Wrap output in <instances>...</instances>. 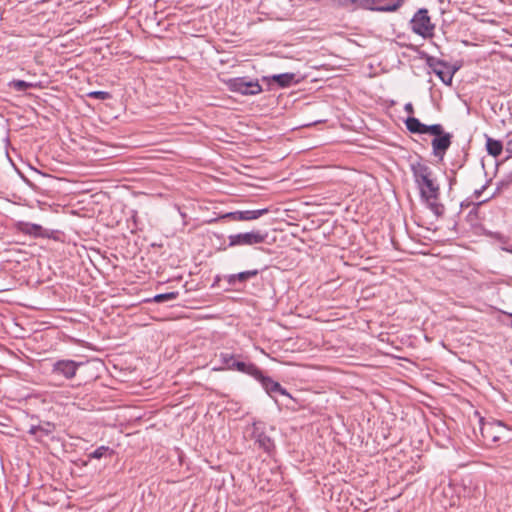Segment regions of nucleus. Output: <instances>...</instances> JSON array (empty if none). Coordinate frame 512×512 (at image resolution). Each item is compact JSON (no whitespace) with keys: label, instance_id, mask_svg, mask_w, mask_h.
<instances>
[{"label":"nucleus","instance_id":"1","mask_svg":"<svg viewBox=\"0 0 512 512\" xmlns=\"http://www.w3.org/2000/svg\"><path fill=\"white\" fill-rule=\"evenodd\" d=\"M480 433L485 445L493 446L504 441L508 436L507 428L499 421H479Z\"/></svg>","mask_w":512,"mask_h":512},{"label":"nucleus","instance_id":"2","mask_svg":"<svg viewBox=\"0 0 512 512\" xmlns=\"http://www.w3.org/2000/svg\"><path fill=\"white\" fill-rule=\"evenodd\" d=\"M229 91L243 96H255L263 89L258 80H249L247 77H234L225 81Z\"/></svg>","mask_w":512,"mask_h":512},{"label":"nucleus","instance_id":"3","mask_svg":"<svg viewBox=\"0 0 512 512\" xmlns=\"http://www.w3.org/2000/svg\"><path fill=\"white\" fill-rule=\"evenodd\" d=\"M267 236V232L261 230L231 234L228 236L229 243L227 247L255 246L264 243Z\"/></svg>","mask_w":512,"mask_h":512},{"label":"nucleus","instance_id":"4","mask_svg":"<svg viewBox=\"0 0 512 512\" xmlns=\"http://www.w3.org/2000/svg\"><path fill=\"white\" fill-rule=\"evenodd\" d=\"M410 24L412 31L423 38H430L434 34L435 25L431 22L426 8L419 9L413 15Z\"/></svg>","mask_w":512,"mask_h":512},{"label":"nucleus","instance_id":"5","mask_svg":"<svg viewBox=\"0 0 512 512\" xmlns=\"http://www.w3.org/2000/svg\"><path fill=\"white\" fill-rule=\"evenodd\" d=\"M265 425L263 422L255 421L249 427L246 432L249 433L251 439L255 441L260 449L270 453L274 449L273 440L265 434Z\"/></svg>","mask_w":512,"mask_h":512},{"label":"nucleus","instance_id":"6","mask_svg":"<svg viewBox=\"0 0 512 512\" xmlns=\"http://www.w3.org/2000/svg\"><path fill=\"white\" fill-rule=\"evenodd\" d=\"M435 136L432 139L431 145L433 150V155L438 157L439 159H443L446 151L450 147L452 143V134L449 132H445L443 126L440 124V132L437 134H432Z\"/></svg>","mask_w":512,"mask_h":512},{"label":"nucleus","instance_id":"7","mask_svg":"<svg viewBox=\"0 0 512 512\" xmlns=\"http://www.w3.org/2000/svg\"><path fill=\"white\" fill-rule=\"evenodd\" d=\"M14 228L17 232L33 238H50L51 232L48 229L43 228L39 224L30 223L26 221H17L14 224Z\"/></svg>","mask_w":512,"mask_h":512},{"label":"nucleus","instance_id":"8","mask_svg":"<svg viewBox=\"0 0 512 512\" xmlns=\"http://www.w3.org/2000/svg\"><path fill=\"white\" fill-rule=\"evenodd\" d=\"M405 125L407 130L413 134H438L440 132V124L426 125L416 117H408L405 120Z\"/></svg>","mask_w":512,"mask_h":512},{"label":"nucleus","instance_id":"9","mask_svg":"<svg viewBox=\"0 0 512 512\" xmlns=\"http://www.w3.org/2000/svg\"><path fill=\"white\" fill-rule=\"evenodd\" d=\"M224 363L228 369L246 373L254 378L255 376H260V369L258 367L252 363L236 360L234 359L233 355H231L229 358H224Z\"/></svg>","mask_w":512,"mask_h":512},{"label":"nucleus","instance_id":"10","mask_svg":"<svg viewBox=\"0 0 512 512\" xmlns=\"http://www.w3.org/2000/svg\"><path fill=\"white\" fill-rule=\"evenodd\" d=\"M416 185L419 188L421 197L429 196V198H439L440 187L436 183L433 176H430L422 181H419L418 183H416Z\"/></svg>","mask_w":512,"mask_h":512},{"label":"nucleus","instance_id":"11","mask_svg":"<svg viewBox=\"0 0 512 512\" xmlns=\"http://www.w3.org/2000/svg\"><path fill=\"white\" fill-rule=\"evenodd\" d=\"M296 74L295 73H281V74H274L270 76H264L262 78L263 81L271 84L275 83L280 88H288L292 84L296 83L295 81Z\"/></svg>","mask_w":512,"mask_h":512},{"label":"nucleus","instance_id":"12","mask_svg":"<svg viewBox=\"0 0 512 512\" xmlns=\"http://www.w3.org/2000/svg\"><path fill=\"white\" fill-rule=\"evenodd\" d=\"M83 362H75L72 360H61L54 364L53 371L61 374L66 378H72L78 367L82 366Z\"/></svg>","mask_w":512,"mask_h":512},{"label":"nucleus","instance_id":"13","mask_svg":"<svg viewBox=\"0 0 512 512\" xmlns=\"http://www.w3.org/2000/svg\"><path fill=\"white\" fill-rule=\"evenodd\" d=\"M255 379L258 380L262 387L266 390L268 394H281V395H288L286 389L282 388V386L271 379L270 377L264 376L263 373L260 371V376H255Z\"/></svg>","mask_w":512,"mask_h":512},{"label":"nucleus","instance_id":"14","mask_svg":"<svg viewBox=\"0 0 512 512\" xmlns=\"http://www.w3.org/2000/svg\"><path fill=\"white\" fill-rule=\"evenodd\" d=\"M410 169L414 178L415 183L424 180L430 176H433L431 168L424 164L422 161H415L410 164Z\"/></svg>","mask_w":512,"mask_h":512},{"label":"nucleus","instance_id":"15","mask_svg":"<svg viewBox=\"0 0 512 512\" xmlns=\"http://www.w3.org/2000/svg\"><path fill=\"white\" fill-rule=\"evenodd\" d=\"M258 274H259V270L253 269V270L242 271V272H239L236 274L227 275V276H225V279L230 286H235L237 284V282L244 283V282L248 281L249 279L256 277Z\"/></svg>","mask_w":512,"mask_h":512},{"label":"nucleus","instance_id":"16","mask_svg":"<svg viewBox=\"0 0 512 512\" xmlns=\"http://www.w3.org/2000/svg\"><path fill=\"white\" fill-rule=\"evenodd\" d=\"M485 138L487 153L495 158L500 156L504 149L503 143L500 140H496L488 135H485Z\"/></svg>","mask_w":512,"mask_h":512},{"label":"nucleus","instance_id":"17","mask_svg":"<svg viewBox=\"0 0 512 512\" xmlns=\"http://www.w3.org/2000/svg\"><path fill=\"white\" fill-rule=\"evenodd\" d=\"M456 72V68L447 67H439L438 69H434V74L438 76V78L445 84L451 85L454 73Z\"/></svg>","mask_w":512,"mask_h":512},{"label":"nucleus","instance_id":"18","mask_svg":"<svg viewBox=\"0 0 512 512\" xmlns=\"http://www.w3.org/2000/svg\"><path fill=\"white\" fill-rule=\"evenodd\" d=\"M426 203L428 208L437 216L440 217L444 214V205L439 202V198H429V196L421 197Z\"/></svg>","mask_w":512,"mask_h":512},{"label":"nucleus","instance_id":"19","mask_svg":"<svg viewBox=\"0 0 512 512\" xmlns=\"http://www.w3.org/2000/svg\"><path fill=\"white\" fill-rule=\"evenodd\" d=\"M54 430V425H52L51 423H46L45 426H41V425H32L29 429V433L31 435H39V434H43V435H49L53 432Z\"/></svg>","mask_w":512,"mask_h":512},{"label":"nucleus","instance_id":"20","mask_svg":"<svg viewBox=\"0 0 512 512\" xmlns=\"http://www.w3.org/2000/svg\"><path fill=\"white\" fill-rule=\"evenodd\" d=\"M404 2H405V0H394V1L388 3L387 5H384V6H375V10L374 11H379V12H395L404 4Z\"/></svg>","mask_w":512,"mask_h":512},{"label":"nucleus","instance_id":"21","mask_svg":"<svg viewBox=\"0 0 512 512\" xmlns=\"http://www.w3.org/2000/svg\"><path fill=\"white\" fill-rule=\"evenodd\" d=\"M269 212L268 208L244 210V221L256 220Z\"/></svg>","mask_w":512,"mask_h":512},{"label":"nucleus","instance_id":"22","mask_svg":"<svg viewBox=\"0 0 512 512\" xmlns=\"http://www.w3.org/2000/svg\"><path fill=\"white\" fill-rule=\"evenodd\" d=\"M425 61H426V65L429 68H431L433 72H434V69H438L439 67L449 68L448 63H446L445 61L437 59V58L427 55V54H425Z\"/></svg>","mask_w":512,"mask_h":512},{"label":"nucleus","instance_id":"23","mask_svg":"<svg viewBox=\"0 0 512 512\" xmlns=\"http://www.w3.org/2000/svg\"><path fill=\"white\" fill-rule=\"evenodd\" d=\"M179 296V292H168V293H161L157 294L153 297L152 301L156 303H163L171 300H175Z\"/></svg>","mask_w":512,"mask_h":512},{"label":"nucleus","instance_id":"24","mask_svg":"<svg viewBox=\"0 0 512 512\" xmlns=\"http://www.w3.org/2000/svg\"><path fill=\"white\" fill-rule=\"evenodd\" d=\"M33 85L32 83L26 82L24 80H12L9 83V87L13 88L14 90L18 92H23L29 88H31Z\"/></svg>","mask_w":512,"mask_h":512},{"label":"nucleus","instance_id":"25","mask_svg":"<svg viewBox=\"0 0 512 512\" xmlns=\"http://www.w3.org/2000/svg\"><path fill=\"white\" fill-rule=\"evenodd\" d=\"M108 452H110V454L113 453V451L110 450L108 446H100L97 449H95L92 453H90L89 457L94 459H100L104 457Z\"/></svg>","mask_w":512,"mask_h":512},{"label":"nucleus","instance_id":"26","mask_svg":"<svg viewBox=\"0 0 512 512\" xmlns=\"http://www.w3.org/2000/svg\"><path fill=\"white\" fill-rule=\"evenodd\" d=\"M221 218H228L233 221H244V210L228 212V213L222 215Z\"/></svg>","mask_w":512,"mask_h":512},{"label":"nucleus","instance_id":"27","mask_svg":"<svg viewBox=\"0 0 512 512\" xmlns=\"http://www.w3.org/2000/svg\"><path fill=\"white\" fill-rule=\"evenodd\" d=\"M87 95L90 98L99 100H108L111 98V94L107 91H91Z\"/></svg>","mask_w":512,"mask_h":512},{"label":"nucleus","instance_id":"28","mask_svg":"<svg viewBox=\"0 0 512 512\" xmlns=\"http://www.w3.org/2000/svg\"><path fill=\"white\" fill-rule=\"evenodd\" d=\"M505 152L508 153V159L512 156V132H508L506 135Z\"/></svg>","mask_w":512,"mask_h":512},{"label":"nucleus","instance_id":"29","mask_svg":"<svg viewBox=\"0 0 512 512\" xmlns=\"http://www.w3.org/2000/svg\"><path fill=\"white\" fill-rule=\"evenodd\" d=\"M489 182H487L486 184H484L480 189H476L474 191V195L476 198H479L481 196V194L483 193V191L487 188Z\"/></svg>","mask_w":512,"mask_h":512},{"label":"nucleus","instance_id":"30","mask_svg":"<svg viewBox=\"0 0 512 512\" xmlns=\"http://www.w3.org/2000/svg\"><path fill=\"white\" fill-rule=\"evenodd\" d=\"M404 110L409 113V114H413L414 113V107L412 105V103H406L405 106H404Z\"/></svg>","mask_w":512,"mask_h":512},{"label":"nucleus","instance_id":"31","mask_svg":"<svg viewBox=\"0 0 512 512\" xmlns=\"http://www.w3.org/2000/svg\"><path fill=\"white\" fill-rule=\"evenodd\" d=\"M510 184V181H500L497 186V192L500 191V189L504 187H508Z\"/></svg>","mask_w":512,"mask_h":512},{"label":"nucleus","instance_id":"32","mask_svg":"<svg viewBox=\"0 0 512 512\" xmlns=\"http://www.w3.org/2000/svg\"><path fill=\"white\" fill-rule=\"evenodd\" d=\"M395 359H397V360H406V358H402V357H395Z\"/></svg>","mask_w":512,"mask_h":512}]
</instances>
